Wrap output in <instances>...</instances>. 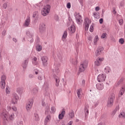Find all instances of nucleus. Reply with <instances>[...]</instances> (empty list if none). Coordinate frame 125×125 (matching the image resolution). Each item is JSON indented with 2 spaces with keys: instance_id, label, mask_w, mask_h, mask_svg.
I'll return each instance as SVG.
<instances>
[{
  "instance_id": "1",
  "label": "nucleus",
  "mask_w": 125,
  "mask_h": 125,
  "mask_svg": "<svg viewBox=\"0 0 125 125\" xmlns=\"http://www.w3.org/2000/svg\"><path fill=\"white\" fill-rule=\"evenodd\" d=\"M0 116L1 117L3 116V120L4 122H5V121L7 122H8V121L13 122L15 120V113L13 111H10L9 112L3 111L1 113Z\"/></svg>"
},
{
  "instance_id": "2",
  "label": "nucleus",
  "mask_w": 125,
  "mask_h": 125,
  "mask_svg": "<svg viewBox=\"0 0 125 125\" xmlns=\"http://www.w3.org/2000/svg\"><path fill=\"white\" fill-rule=\"evenodd\" d=\"M88 66V62L87 61H84L83 62H81L79 66V71L83 73L84 71H85V69L87 68Z\"/></svg>"
},
{
  "instance_id": "3",
  "label": "nucleus",
  "mask_w": 125,
  "mask_h": 125,
  "mask_svg": "<svg viewBox=\"0 0 125 125\" xmlns=\"http://www.w3.org/2000/svg\"><path fill=\"white\" fill-rule=\"evenodd\" d=\"M49 11H50V5L47 4L44 6L42 9V14L43 16H46V15H48Z\"/></svg>"
},
{
  "instance_id": "4",
  "label": "nucleus",
  "mask_w": 125,
  "mask_h": 125,
  "mask_svg": "<svg viewBox=\"0 0 125 125\" xmlns=\"http://www.w3.org/2000/svg\"><path fill=\"white\" fill-rule=\"evenodd\" d=\"M34 104V99H29L27 101L26 109L27 112H30L31 109H32V107H33V105Z\"/></svg>"
},
{
  "instance_id": "5",
  "label": "nucleus",
  "mask_w": 125,
  "mask_h": 125,
  "mask_svg": "<svg viewBox=\"0 0 125 125\" xmlns=\"http://www.w3.org/2000/svg\"><path fill=\"white\" fill-rule=\"evenodd\" d=\"M107 78V75L105 74H99L97 78V80L99 83H104L106 81Z\"/></svg>"
},
{
  "instance_id": "6",
  "label": "nucleus",
  "mask_w": 125,
  "mask_h": 125,
  "mask_svg": "<svg viewBox=\"0 0 125 125\" xmlns=\"http://www.w3.org/2000/svg\"><path fill=\"white\" fill-rule=\"evenodd\" d=\"M19 99V97L16 93H14L12 94V104H17L18 100Z\"/></svg>"
},
{
  "instance_id": "7",
  "label": "nucleus",
  "mask_w": 125,
  "mask_h": 125,
  "mask_svg": "<svg viewBox=\"0 0 125 125\" xmlns=\"http://www.w3.org/2000/svg\"><path fill=\"white\" fill-rule=\"evenodd\" d=\"M91 23V21L88 18H86L84 21V25L85 26V31L88 30V28H89V25Z\"/></svg>"
},
{
  "instance_id": "8",
  "label": "nucleus",
  "mask_w": 125,
  "mask_h": 125,
  "mask_svg": "<svg viewBox=\"0 0 125 125\" xmlns=\"http://www.w3.org/2000/svg\"><path fill=\"white\" fill-rule=\"evenodd\" d=\"M103 50H104V48L103 47H99L95 52V55L96 56H99L100 54L103 53Z\"/></svg>"
},
{
  "instance_id": "9",
  "label": "nucleus",
  "mask_w": 125,
  "mask_h": 125,
  "mask_svg": "<svg viewBox=\"0 0 125 125\" xmlns=\"http://www.w3.org/2000/svg\"><path fill=\"white\" fill-rule=\"evenodd\" d=\"M28 63H29V58L25 59L21 63V66L23 70H25L28 66Z\"/></svg>"
},
{
  "instance_id": "10",
  "label": "nucleus",
  "mask_w": 125,
  "mask_h": 125,
  "mask_svg": "<svg viewBox=\"0 0 125 125\" xmlns=\"http://www.w3.org/2000/svg\"><path fill=\"white\" fill-rule=\"evenodd\" d=\"M26 35L29 37V38L28 39V41L30 42L31 43H32V42H34V39H33L34 34L30 32V31H27L26 32Z\"/></svg>"
},
{
  "instance_id": "11",
  "label": "nucleus",
  "mask_w": 125,
  "mask_h": 125,
  "mask_svg": "<svg viewBox=\"0 0 125 125\" xmlns=\"http://www.w3.org/2000/svg\"><path fill=\"white\" fill-rule=\"evenodd\" d=\"M41 60L43 66H47V61L48 60V58L46 56H43L41 58Z\"/></svg>"
},
{
  "instance_id": "12",
  "label": "nucleus",
  "mask_w": 125,
  "mask_h": 125,
  "mask_svg": "<svg viewBox=\"0 0 125 125\" xmlns=\"http://www.w3.org/2000/svg\"><path fill=\"white\" fill-rule=\"evenodd\" d=\"M30 22L31 19L30 18L29 16H27L26 19L24 23L23 24V26L24 27H29Z\"/></svg>"
},
{
  "instance_id": "13",
  "label": "nucleus",
  "mask_w": 125,
  "mask_h": 125,
  "mask_svg": "<svg viewBox=\"0 0 125 125\" xmlns=\"http://www.w3.org/2000/svg\"><path fill=\"white\" fill-rule=\"evenodd\" d=\"M44 31H45V24L42 23L39 26V32L42 33Z\"/></svg>"
},
{
  "instance_id": "14",
  "label": "nucleus",
  "mask_w": 125,
  "mask_h": 125,
  "mask_svg": "<svg viewBox=\"0 0 125 125\" xmlns=\"http://www.w3.org/2000/svg\"><path fill=\"white\" fill-rule=\"evenodd\" d=\"M114 104V98H109L107 101V106L108 107H112Z\"/></svg>"
},
{
  "instance_id": "15",
  "label": "nucleus",
  "mask_w": 125,
  "mask_h": 125,
  "mask_svg": "<svg viewBox=\"0 0 125 125\" xmlns=\"http://www.w3.org/2000/svg\"><path fill=\"white\" fill-rule=\"evenodd\" d=\"M50 121H51V117L50 116V115H47L44 121V125H47V124H48Z\"/></svg>"
},
{
  "instance_id": "16",
  "label": "nucleus",
  "mask_w": 125,
  "mask_h": 125,
  "mask_svg": "<svg viewBox=\"0 0 125 125\" xmlns=\"http://www.w3.org/2000/svg\"><path fill=\"white\" fill-rule=\"evenodd\" d=\"M96 87L98 90H103L104 89V84L98 83L96 85Z\"/></svg>"
},
{
  "instance_id": "17",
  "label": "nucleus",
  "mask_w": 125,
  "mask_h": 125,
  "mask_svg": "<svg viewBox=\"0 0 125 125\" xmlns=\"http://www.w3.org/2000/svg\"><path fill=\"white\" fill-rule=\"evenodd\" d=\"M68 30L70 34H74L76 32V27L75 25H72L68 28Z\"/></svg>"
},
{
  "instance_id": "18",
  "label": "nucleus",
  "mask_w": 125,
  "mask_h": 125,
  "mask_svg": "<svg viewBox=\"0 0 125 125\" xmlns=\"http://www.w3.org/2000/svg\"><path fill=\"white\" fill-rule=\"evenodd\" d=\"M32 64L34 66H37L39 65V61H38V59L37 58V57H33L32 59Z\"/></svg>"
},
{
  "instance_id": "19",
  "label": "nucleus",
  "mask_w": 125,
  "mask_h": 125,
  "mask_svg": "<svg viewBox=\"0 0 125 125\" xmlns=\"http://www.w3.org/2000/svg\"><path fill=\"white\" fill-rule=\"evenodd\" d=\"M125 92V86H123L120 89L119 93V96L121 97V96H123Z\"/></svg>"
},
{
  "instance_id": "20",
  "label": "nucleus",
  "mask_w": 125,
  "mask_h": 125,
  "mask_svg": "<svg viewBox=\"0 0 125 125\" xmlns=\"http://www.w3.org/2000/svg\"><path fill=\"white\" fill-rule=\"evenodd\" d=\"M65 110H62L61 113L59 114V120H62L64 116H65Z\"/></svg>"
},
{
  "instance_id": "21",
  "label": "nucleus",
  "mask_w": 125,
  "mask_h": 125,
  "mask_svg": "<svg viewBox=\"0 0 125 125\" xmlns=\"http://www.w3.org/2000/svg\"><path fill=\"white\" fill-rule=\"evenodd\" d=\"M119 109H120V107H119V106H117L115 107L114 109L112 110L111 114L112 117H114V115H116V113H117V111H119Z\"/></svg>"
},
{
  "instance_id": "22",
  "label": "nucleus",
  "mask_w": 125,
  "mask_h": 125,
  "mask_svg": "<svg viewBox=\"0 0 125 125\" xmlns=\"http://www.w3.org/2000/svg\"><path fill=\"white\" fill-rule=\"evenodd\" d=\"M77 94L79 99H82V88L77 90Z\"/></svg>"
},
{
  "instance_id": "23",
  "label": "nucleus",
  "mask_w": 125,
  "mask_h": 125,
  "mask_svg": "<svg viewBox=\"0 0 125 125\" xmlns=\"http://www.w3.org/2000/svg\"><path fill=\"white\" fill-rule=\"evenodd\" d=\"M85 111V117L86 118L87 116H88V114L89 113V107L87 106H86L84 108Z\"/></svg>"
},
{
  "instance_id": "24",
  "label": "nucleus",
  "mask_w": 125,
  "mask_h": 125,
  "mask_svg": "<svg viewBox=\"0 0 125 125\" xmlns=\"http://www.w3.org/2000/svg\"><path fill=\"white\" fill-rule=\"evenodd\" d=\"M104 72L105 74H109V73L111 72V68L109 66H106L104 69Z\"/></svg>"
},
{
  "instance_id": "25",
  "label": "nucleus",
  "mask_w": 125,
  "mask_h": 125,
  "mask_svg": "<svg viewBox=\"0 0 125 125\" xmlns=\"http://www.w3.org/2000/svg\"><path fill=\"white\" fill-rule=\"evenodd\" d=\"M55 81L56 82V86H59V83H60L59 77L56 76L55 77Z\"/></svg>"
},
{
  "instance_id": "26",
  "label": "nucleus",
  "mask_w": 125,
  "mask_h": 125,
  "mask_svg": "<svg viewBox=\"0 0 125 125\" xmlns=\"http://www.w3.org/2000/svg\"><path fill=\"white\" fill-rule=\"evenodd\" d=\"M74 16L75 17V19H80L82 18V16L81 15H80L79 13H78V12H75L74 14Z\"/></svg>"
},
{
  "instance_id": "27",
  "label": "nucleus",
  "mask_w": 125,
  "mask_h": 125,
  "mask_svg": "<svg viewBox=\"0 0 125 125\" xmlns=\"http://www.w3.org/2000/svg\"><path fill=\"white\" fill-rule=\"evenodd\" d=\"M16 91L19 94H22L23 93V89L21 87L17 88Z\"/></svg>"
},
{
  "instance_id": "28",
  "label": "nucleus",
  "mask_w": 125,
  "mask_h": 125,
  "mask_svg": "<svg viewBox=\"0 0 125 125\" xmlns=\"http://www.w3.org/2000/svg\"><path fill=\"white\" fill-rule=\"evenodd\" d=\"M98 41H99L98 35H96L93 40V42L95 45H96V44H97V42H98Z\"/></svg>"
},
{
  "instance_id": "29",
  "label": "nucleus",
  "mask_w": 125,
  "mask_h": 125,
  "mask_svg": "<svg viewBox=\"0 0 125 125\" xmlns=\"http://www.w3.org/2000/svg\"><path fill=\"white\" fill-rule=\"evenodd\" d=\"M55 71L56 73H58L59 72V67H60V65L59 64L58 65L55 64Z\"/></svg>"
},
{
  "instance_id": "30",
  "label": "nucleus",
  "mask_w": 125,
  "mask_h": 125,
  "mask_svg": "<svg viewBox=\"0 0 125 125\" xmlns=\"http://www.w3.org/2000/svg\"><path fill=\"white\" fill-rule=\"evenodd\" d=\"M70 61L73 65H77L78 64V61L74 59H70Z\"/></svg>"
},
{
  "instance_id": "31",
  "label": "nucleus",
  "mask_w": 125,
  "mask_h": 125,
  "mask_svg": "<svg viewBox=\"0 0 125 125\" xmlns=\"http://www.w3.org/2000/svg\"><path fill=\"white\" fill-rule=\"evenodd\" d=\"M10 112H13L14 114L17 112V107L13 106L11 107V110Z\"/></svg>"
},
{
  "instance_id": "32",
  "label": "nucleus",
  "mask_w": 125,
  "mask_h": 125,
  "mask_svg": "<svg viewBox=\"0 0 125 125\" xmlns=\"http://www.w3.org/2000/svg\"><path fill=\"white\" fill-rule=\"evenodd\" d=\"M34 119L35 121H40V117L39 116V114L38 113H34Z\"/></svg>"
},
{
  "instance_id": "33",
  "label": "nucleus",
  "mask_w": 125,
  "mask_h": 125,
  "mask_svg": "<svg viewBox=\"0 0 125 125\" xmlns=\"http://www.w3.org/2000/svg\"><path fill=\"white\" fill-rule=\"evenodd\" d=\"M68 36V32H67V31H65L63 33V34L62 36V40H65L67 38V36Z\"/></svg>"
},
{
  "instance_id": "34",
  "label": "nucleus",
  "mask_w": 125,
  "mask_h": 125,
  "mask_svg": "<svg viewBox=\"0 0 125 125\" xmlns=\"http://www.w3.org/2000/svg\"><path fill=\"white\" fill-rule=\"evenodd\" d=\"M5 84H6L5 82H0V87L2 89H4V88H5Z\"/></svg>"
},
{
  "instance_id": "35",
  "label": "nucleus",
  "mask_w": 125,
  "mask_h": 125,
  "mask_svg": "<svg viewBox=\"0 0 125 125\" xmlns=\"http://www.w3.org/2000/svg\"><path fill=\"white\" fill-rule=\"evenodd\" d=\"M39 92V89L38 88H34L32 90V93L33 94H37Z\"/></svg>"
},
{
  "instance_id": "36",
  "label": "nucleus",
  "mask_w": 125,
  "mask_h": 125,
  "mask_svg": "<svg viewBox=\"0 0 125 125\" xmlns=\"http://www.w3.org/2000/svg\"><path fill=\"white\" fill-rule=\"evenodd\" d=\"M69 116L71 119H73L75 117V112L74 111L72 110L69 113Z\"/></svg>"
},
{
  "instance_id": "37",
  "label": "nucleus",
  "mask_w": 125,
  "mask_h": 125,
  "mask_svg": "<svg viewBox=\"0 0 125 125\" xmlns=\"http://www.w3.org/2000/svg\"><path fill=\"white\" fill-rule=\"evenodd\" d=\"M119 117L122 118L123 119H125V112H121L119 115Z\"/></svg>"
},
{
  "instance_id": "38",
  "label": "nucleus",
  "mask_w": 125,
  "mask_h": 125,
  "mask_svg": "<svg viewBox=\"0 0 125 125\" xmlns=\"http://www.w3.org/2000/svg\"><path fill=\"white\" fill-rule=\"evenodd\" d=\"M42 47L41 45H37L36 46V50L37 51H42Z\"/></svg>"
},
{
  "instance_id": "39",
  "label": "nucleus",
  "mask_w": 125,
  "mask_h": 125,
  "mask_svg": "<svg viewBox=\"0 0 125 125\" xmlns=\"http://www.w3.org/2000/svg\"><path fill=\"white\" fill-rule=\"evenodd\" d=\"M6 80V76L4 75H2L1 77V81L3 83H5V80Z\"/></svg>"
},
{
  "instance_id": "40",
  "label": "nucleus",
  "mask_w": 125,
  "mask_h": 125,
  "mask_svg": "<svg viewBox=\"0 0 125 125\" xmlns=\"http://www.w3.org/2000/svg\"><path fill=\"white\" fill-rule=\"evenodd\" d=\"M5 92L6 94H10V88L9 86H6L5 89Z\"/></svg>"
},
{
  "instance_id": "41",
  "label": "nucleus",
  "mask_w": 125,
  "mask_h": 125,
  "mask_svg": "<svg viewBox=\"0 0 125 125\" xmlns=\"http://www.w3.org/2000/svg\"><path fill=\"white\" fill-rule=\"evenodd\" d=\"M49 106H47L45 108V115H48V113H49Z\"/></svg>"
},
{
  "instance_id": "42",
  "label": "nucleus",
  "mask_w": 125,
  "mask_h": 125,
  "mask_svg": "<svg viewBox=\"0 0 125 125\" xmlns=\"http://www.w3.org/2000/svg\"><path fill=\"white\" fill-rule=\"evenodd\" d=\"M95 66H100L101 65V63L98 60H96V61H95Z\"/></svg>"
},
{
  "instance_id": "43",
  "label": "nucleus",
  "mask_w": 125,
  "mask_h": 125,
  "mask_svg": "<svg viewBox=\"0 0 125 125\" xmlns=\"http://www.w3.org/2000/svg\"><path fill=\"white\" fill-rule=\"evenodd\" d=\"M123 79H120L116 84L115 85L116 86H119L121 83H123Z\"/></svg>"
},
{
  "instance_id": "44",
  "label": "nucleus",
  "mask_w": 125,
  "mask_h": 125,
  "mask_svg": "<svg viewBox=\"0 0 125 125\" xmlns=\"http://www.w3.org/2000/svg\"><path fill=\"white\" fill-rule=\"evenodd\" d=\"M76 20L77 24H81L82 22H83V20L82 19V18L76 19Z\"/></svg>"
},
{
  "instance_id": "45",
  "label": "nucleus",
  "mask_w": 125,
  "mask_h": 125,
  "mask_svg": "<svg viewBox=\"0 0 125 125\" xmlns=\"http://www.w3.org/2000/svg\"><path fill=\"white\" fill-rule=\"evenodd\" d=\"M38 79L39 81H42L43 79V76L42 74H39L38 76Z\"/></svg>"
},
{
  "instance_id": "46",
  "label": "nucleus",
  "mask_w": 125,
  "mask_h": 125,
  "mask_svg": "<svg viewBox=\"0 0 125 125\" xmlns=\"http://www.w3.org/2000/svg\"><path fill=\"white\" fill-rule=\"evenodd\" d=\"M38 14H39V12H38V11L34 12L33 14V18H35V17H37V16H38Z\"/></svg>"
},
{
  "instance_id": "47",
  "label": "nucleus",
  "mask_w": 125,
  "mask_h": 125,
  "mask_svg": "<svg viewBox=\"0 0 125 125\" xmlns=\"http://www.w3.org/2000/svg\"><path fill=\"white\" fill-rule=\"evenodd\" d=\"M49 85L47 84V83H44V85H43V88H45V89H47V88H48Z\"/></svg>"
},
{
  "instance_id": "48",
  "label": "nucleus",
  "mask_w": 125,
  "mask_h": 125,
  "mask_svg": "<svg viewBox=\"0 0 125 125\" xmlns=\"http://www.w3.org/2000/svg\"><path fill=\"white\" fill-rule=\"evenodd\" d=\"M119 42L121 43V44H124V43L125 42V40H124V39L123 38L120 39L119 40Z\"/></svg>"
},
{
  "instance_id": "49",
  "label": "nucleus",
  "mask_w": 125,
  "mask_h": 125,
  "mask_svg": "<svg viewBox=\"0 0 125 125\" xmlns=\"http://www.w3.org/2000/svg\"><path fill=\"white\" fill-rule=\"evenodd\" d=\"M2 7V8H4V9H6V8H7V3L6 2L4 3Z\"/></svg>"
},
{
  "instance_id": "50",
  "label": "nucleus",
  "mask_w": 125,
  "mask_h": 125,
  "mask_svg": "<svg viewBox=\"0 0 125 125\" xmlns=\"http://www.w3.org/2000/svg\"><path fill=\"white\" fill-rule=\"evenodd\" d=\"M94 17L96 18V19H98L99 18V15L97 14V13H94Z\"/></svg>"
},
{
  "instance_id": "51",
  "label": "nucleus",
  "mask_w": 125,
  "mask_h": 125,
  "mask_svg": "<svg viewBox=\"0 0 125 125\" xmlns=\"http://www.w3.org/2000/svg\"><path fill=\"white\" fill-rule=\"evenodd\" d=\"M55 111H56V109L54 106H52L51 108V113H55Z\"/></svg>"
},
{
  "instance_id": "52",
  "label": "nucleus",
  "mask_w": 125,
  "mask_h": 125,
  "mask_svg": "<svg viewBox=\"0 0 125 125\" xmlns=\"http://www.w3.org/2000/svg\"><path fill=\"white\" fill-rule=\"evenodd\" d=\"M34 6L36 7V8H41V7H42V5H41V3L36 4L34 5Z\"/></svg>"
},
{
  "instance_id": "53",
  "label": "nucleus",
  "mask_w": 125,
  "mask_h": 125,
  "mask_svg": "<svg viewBox=\"0 0 125 125\" xmlns=\"http://www.w3.org/2000/svg\"><path fill=\"white\" fill-rule=\"evenodd\" d=\"M97 106H98V102H95L94 103V104L92 106L93 108H95Z\"/></svg>"
},
{
  "instance_id": "54",
  "label": "nucleus",
  "mask_w": 125,
  "mask_h": 125,
  "mask_svg": "<svg viewBox=\"0 0 125 125\" xmlns=\"http://www.w3.org/2000/svg\"><path fill=\"white\" fill-rule=\"evenodd\" d=\"M87 39L89 42L90 43L92 42V37H91V36H88Z\"/></svg>"
},
{
  "instance_id": "55",
  "label": "nucleus",
  "mask_w": 125,
  "mask_h": 125,
  "mask_svg": "<svg viewBox=\"0 0 125 125\" xmlns=\"http://www.w3.org/2000/svg\"><path fill=\"white\" fill-rule=\"evenodd\" d=\"M97 60L99 61L100 62V63H101V62H102V61H103L104 60V58H99V57H98L97 59Z\"/></svg>"
},
{
  "instance_id": "56",
  "label": "nucleus",
  "mask_w": 125,
  "mask_h": 125,
  "mask_svg": "<svg viewBox=\"0 0 125 125\" xmlns=\"http://www.w3.org/2000/svg\"><path fill=\"white\" fill-rule=\"evenodd\" d=\"M106 36H107V33H103L101 36V39H105L106 38Z\"/></svg>"
},
{
  "instance_id": "57",
  "label": "nucleus",
  "mask_w": 125,
  "mask_h": 125,
  "mask_svg": "<svg viewBox=\"0 0 125 125\" xmlns=\"http://www.w3.org/2000/svg\"><path fill=\"white\" fill-rule=\"evenodd\" d=\"M119 23L120 25H123L124 24V20L123 19L119 20Z\"/></svg>"
},
{
  "instance_id": "58",
  "label": "nucleus",
  "mask_w": 125,
  "mask_h": 125,
  "mask_svg": "<svg viewBox=\"0 0 125 125\" xmlns=\"http://www.w3.org/2000/svg\"><path fill=\"white\" fill-rule=\"evenodd\" d=\"M66 7L67 8H68V9L71 8V3L70 2L67 3L66 5Z\"/></svg>"
},
{
  "instance_id": "59",
  "label": "nucleus",
  "mask_w": 125,
  "mask_h": 125,
  "mask_svg": "<svg viewBox=\"0 0 125 125\" xmlns=\"http://www.w3.org/2000/svg\"><path fill=\"white\" fill-rule=\"evenodd\" d=\"M34 72L35 75H38L40 73V71L37 69H34Z\"/></svg>"
},
{
  "instance_id": "60",
  "label": "nucleus",
  "mask_w": 125,
  "mask_h": 125,
  "mask_svg": "<svg viewBox=\"0 0 125 125\" xmlns=\"http://www.w3.org/2000/svg\"><path fill=\"white\" fill-rule=\"evenodd\" d=\"M89 31H90V32H91V33H92V32H93V26L91 25V26H90Z\"/></svg>"
},
{
  "instance_id": "61",
  "label": "nucleus",
  "mask_w": 125,
  "mask_h": 125,
  "mask_svg": "<svg viewBox=\"0 0 125 125\" xmlns=\"http://www.w3.org/2000/svg\"><path fill=\"white\" fill-rule=\"evenodd\" d=\"M42 106H43V107L45 106L46 104H45V102H44V100H42Z\"/></svg>"
},
{
  "instance_id": "62",
  "label": "nucleus",
  "mask_w": 125,
  "mask_h": 125,
  "mask_svg": "<svg viewBox=\"0 0 125 125\" xmlns=\"http://www.w3.org/2000/svg\"><path fill=\"white\" fill-rule=\"evenodd\" d=\"M6 109L7 110V111H11V106H7V107H6Z\"/></svg>"
},
{
  "instance_id": "63",
  "label": "nucleus",
  "mask_w": 125,
  "mask_h": 125,
  "mask_svg": "<svg viewBox=\"0 0 125 125\" xmlns=\"http://www.w3.org/2000/svg\"><path fill=\"white\" fill-rule=\"evenodd\" d=\"M28 77H29V79H33L34 78V75H33V74H29L28 75Z\"/></svg>"
},
{
  "instance_id": "64",
  "label": "nucleus",
  "mask_w": 125,
  "mask_h": 125,
  "mask_svg": "<svg viewBox=\"0 0 125 125\" xmlns=\"http://www.w3.org/2000/svg\"><path fill=\"white\" fill-rule=\"evenodd\" d=\"M73 121H69L68 123L66 125H72Z\"/></svg>"
}]
</instances>
